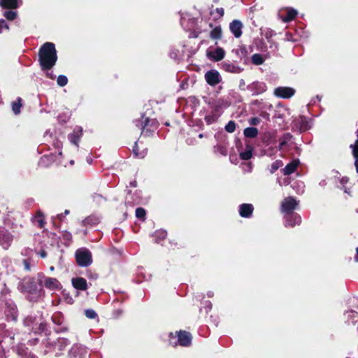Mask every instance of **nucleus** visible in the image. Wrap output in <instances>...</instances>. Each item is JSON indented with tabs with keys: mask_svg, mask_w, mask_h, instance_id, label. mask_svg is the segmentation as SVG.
Here are the masks:
<instances>
[{
	"mask_svg": "<svg viewBox=\"0 0 358 358\" xmlns=\"http://www.w3.org/2000/svg\"><path fill=\"white\" fill-rule=\"evenodd\" d=\"M57 59L55 45L52 43H45L39 52V61L43 69L52 68Z\"/></svg>",
	"mask_w": 358,
	"mask_h": 358,
	"instance_id": "1",
	"label": "nucleus"
},
{
	"mask_svg": "<svg viewBox=\"0 0 358 358\" xmlns=\"http://www.w3.org/2000/svg\"><path fill=\"white\" fill-rule=\"evenodd\" d=\"M76 261L80 266H87L92 262L90 252L86 250H78L76 253Z\"/></svg>",
	"mask_w": 358,
	"mask_h": 358,
	"instance_id": "2",
	"label": "nucleus"
},
{
	"mask_svg": "<svg viewBox=\"0 0 358 358\" xmlns=\"http://www.w3.org/2000/svg\"><path fill=\"white\" fill-rule=\"evenodd\" d=\"M205 78L210 85H215L220 82V74L216 70L208 71L205 75Z\"/></svg>",
	"mask_w": 358,
	"mask_h": 358,
	"instance_id": "3",
	"label": "nucleus"
},
{
	"mask_svg": "<svg viewBox=\"0 0 358 358\" xmlns=\"http://www.w3.org/2000/svg\"><path fill=\"white\" fill-rule=\"evenodd\" d=\"M294 89L286 87H278L274 91L275 95L281 98H289L294 95Z\"/></svg>",
	"mask_w": 358,
	"mask_h": 358,
	"instance_id": "4",
	"label": "nucleus"
},
{
	"mask_svg": "<svg viewBox=\"0 0 358 358\" xmlns=\"http://www.w3.org/2000/svg\"><path fill=\"white\" fill-rule=\"evenodd\" d=\"M224 55L225 52L224 50L220 48H217L213 51L207 52L208 57L215 62L222 60L224 58Z\"/></svg>",
	"mask_w": 358,
	"mask_h": 358,
	"instance_id": "5",
	"label": "nucleus"
},
{
	"mask_svg": "<svg viewBox=\"0 0 358 358\" xmlns=\"http://www.w3.org/2000/svg\"><path fill=\"white\" fill-rule=\"evenodd\" d=\"M297 205L296 201L292 197L285 199L282 203V209L284 212H291Z\"/></svg>",
	"mask_w": 358,
	"mask_h": 358,
	"instance_id": "6",
	"label": "nucleus"
},
{
	"mask_svg": "<svg viewBox=\"0 0 358 358\" xmlns=\"http://www.w3.org/2000/svg\"><path fill=\"white\" fill-rule=\"evenodd\" d=\"M178 343L180 345L187 346L192 341V337L189 333L180 331L178 333Z\"/></svg>",
	"mask_w": 358,
	"mask_h": 358,
	"instance_id": "7",
	"label": "nucleus"
},
{
	"mask_svg": "<svg viewBox=\"0 0 358 358\" xmlns=\"http://www.w3.org/2000/svg\"><path fill=\"white\" fill-rule=\"evenodd\" d=\"M242 27L241 22L238 20H234L231 23L230 29L236 38L241 36Z\"/></svg>",
	"mask_w": 358,
	"mask_h": 358,
	"instance_id": "8",
	"label": "nucleus"
},
{
	"mask_svg": "<svg viewBox=\"0 0 358 358\" xmlns=\"http://www.w3.org/2000/svg\"><path fill=\"white\" fill-rule=\"evenodd\" d=\"M72 284L78 289L85 290L87 287V281L83 278H73Z\"/></svg>",
	"mask_w": 358,
	"mask_h": 358,
	"instance_id": "9",
	"label": "nucleus"
},
{
	"mask_svg": "<svg viewBox=\"0 0 358 358\" xmlns=\"http://www.w3.org/2000/svg\"><path fill=\"white\" fill-rule=\"evenodd\" d=\"M253 208L250 204H242L240 206V215L242 217H248L252 213Z\"/></svg>",
	"mask_w": 358,
	"mask_h": 358,
	"instance_id": "10",
	"label": "nucleus"
},
{
	"mask_svg": "<svg viewBox=\"0 0 358 358\" xmlns=\"http://www.w3.org/2000/svg\"><path fill=\"white\" fill-rule=\"evenodd\" d=\"M0 5L5 8H16L17 0H1Z\"/></svg>",
	"mask_w": 358,
	"mask_h": 358,
	"instance_id": "11",
	"label": "nucleus"
},
{
	"mask_svg": "<svg viewBox=\"0 0 358 358\" xmlns=\"http://www.w3.org/2000/svg\"><path fill=\"white\" fill-rule=\"evenodd\" d=\"M286 11L287 16L282 17V20L285 22H288L293 20L297 14V11L292 8H287Z\"/></svg>",
	"mask_w": 358,
	"mask_h": 358,
	"instance_id": "12",
	"label": "nucleus"
},
{
	"mask_svg": "<svg viewBox=\"0 0 358 358\" xmlns=\"http://www.w3.org/2000/svg\"><path fill=\"white\" fill-rule=\"evenodd\" d=\"M45 285L50 289L57 288L59 287V282L55 278H48L44 282Z\"/></svg>",
	"mask_w": 358,
	"mask_h": 358,
	"instance_id": "13",
	"label": "nucleus"
},
{
	"mask_svg": "<svg viewBox=\"0 0 358 358\" xmlns=\"http://www.w3.org/2000/svg\"><path fill=\"white\" fill-rule=\"evenodd\" d=\"M298 166L297 162H292V163L287 164L285 168L284 169V173L286 175H289L292 173H293L296 166Z\"/></svg>",
	"mask_w": 358,
	"mask_h": 358,
	"instance_id": "14",
	"label": "nucleus"
},
{
	"mask_svg": "<svg viewBox=\"0 0 358 358\" xmlns=\"http://www.w3.org/2000/svg\"><path fill=\"white\" fill-rule=\"evenodd\" d=\"M258 134V130L254 127H248L244 130V135L246 137L254 138Z\"/></svg>",
	"mask_w": 358,
	"mask_h": 358,
	"instance_id": "15",
	"label": "nucleus"
},
{
	"mask_svg": "<svg viewBox=\"0 0 358 358\" xmlns=\"http://www.w3.org/2000/svg\"><path fill=\"white\" fill-rule=\"evenodd\" d=\"M252 148L250 145H248L246 148V150L241 153V157L245 160L250 159L252 157Z\"/></svg>",
	"mask_w": 358,
	"mask_h": 358,
	"instance_id": "16",
	"label": "nucleus"
},
{
	"mask_svg": "<svg viewBox=\"0 0 358 358\" xmlns=\"http://www.w3.org/2000/svg\"><path fill=\"white\" fill-rule=\"evenodd\" d=\"M222 35V29L220 27H215L210 32V36L213 38H220Z\"/></svg>",
	"mask_w": 358,
	"mask_h": 358,
	"instance_id": "17",
	"label": "nucleus"
},
{
	"mask_svg": "<svg viewBox=\"0 0 358 358\" xmlns=\"http://www.w3.org/2000/svg\"><path fill=\"white\" fill-rule=\"evenodd\" d=\"M21 106V99L19 98L17 101L13 103L12 109L15 114H18L20 113Z\"/></svg>",
	"mask_w": 358,
	"mask_h": 358,
	"instance_id": "18",
	"label": "nucleus"
},
{
	"mask_svg": "<svg viewBox=\"0 0 358 358\" xmlns=\"http://www.w3.org/2000/svg\"><path fill=\"white\" fill-rule=\"evenodd\" d=\"M252 61L255 64L259 65L264 62V59L261 55L255 54L252 57Z\"/></svg>",
	"mask_w": 358,
	"mask_h": 358,
	"instance_id": "19",
	"label": "nucleus"
},
{
	"mask_svg": "<svg viewBox=\"0 0 358 358\" xmlns=\"http://www.w3.org/2000/svg\"><path fill=\"white\" fill-rule=\"evenodd\" d=\"M353 155L357 159L355 162V166L357 171H358V140L355 142V144L353 146Z\"/></svg>",
	"mask_w": 358,
	"mask_h": 358,
	"instance_id": "20",
	"label": "nucleus"
},
{
	"mask_svg": "<svg viewBox=\"0 0 358 358\" xmlns=\"http://www.w3.org/2000/svg\"><path fill=\"white\" fill-rule=\"evenodd\" d=\"M4 16L8 20H13L17 17V13L14 11H6L4 13Z\"/></svg>",
	"mask_w": 358,
	"mask_h": 358,
	"instance_id": "21",
	"label": "nucleus"
},
{
	"mask_svg": "<svg viewBox=\"0 0 358 358\" xmlns=\"http://www.w3.org/2000/svg\"><path fill=\"white\" fill-rule=\"evenodd\" d=\"M67 78L64 76H59L58 78H57V84L59 85V86H64L66 85L67 83Z\"/></svg>",
	"mask_w": 358,
	"mask_h": 358,
	"instance_id": "22",
	"label": "nucleus"
},
{
	"mask_svg": "<svg viewBox=\"0 0 358 358\" xmlns=\"http://www.w3.org/2000/svg\"><path fill=\"white\" fill-rule=\"evenodd\" d=\"M226 130L228 132L232 133L235 131L236 124L234 122H229L225 127Z\"/></svg>",
	"mask_w": 358,
	"mask_h": 358,
	"instance_id": "23",
	"label": "nucleus"
},
{
	"mask_svg": "<svg viewBox=\"0 0 358 358\" xmlns=\"http://www.w3.org/2000/svg\"><path fill=\"white\" fill-rule=\"evenodd\" d=\"M136 215L138 218H143L145 215V210L142 208L136 210Z\"/></svg>",
	"mask_w": 358,
	"mask_h": 358,
	"instance_id": "24",
	"label": "nucleus"
},
{
	"mask_svg": "<svg viewBox=\"0 0 358 358\" xmlns=\"http://www.w3.org/2000/svg\"><path fill=\"white\" fill-rule=\"evenodd\" d=\"M85 315L90 319H93L96 316L95 311L93 310H87L85 311Z\"/></svg>",
	"mask_w": 358,
	"mask_h": 358,
	"instance_id": "25",
	"label": "nucleus"
},
{
	"mask_svg": "<svg viewBox=\"0 0 358 358\" xmlns=\"http://www.w3.org/2000/svg\"><path fill=\"white\" fill-rule=\"evenodd\" d=\"M8 29V26L5 23L3 20H0V33H1L3 29Z\"/></svg>",
	"mask_w": 358,
	"mask_h": 358,
	"instance_id": "26",
	"label": "nucleus"
},
{
	"mask_svg": "<svg viewBox=\"0 0 358 358\" xmlns=\"http://www.w3.org/2000/svg\"><path fill=\"white\" fill-rule=\"evenodd\" d=\"M259 122V120L257 118H252L250 120V123L252 124H257Z\"/></svg>",
	"mask_w": 358,
	"mask_h": 358,
	"instance_id": "27",
	"label": "nucleus"
},
{
	"mask_svg": "<svg viewBox=\"0 0 358 358\" xmlns=\"http://www.w3.org/2000/svg\"><path fill=\"white\" fill-rule=\"evenodd\" d=\"M41 256L42 257H45L46 256V254L45 253V252H41Z\"/></svg>",
	"mask_w": 358,
	"mask_h": 358,
	"instance_id": "28",
	"label": "nucleus"
},
{
	"mask_svg": "<svg viewBox=\"0 0 358 358\" xmlns=\"http://www.w3.org/2000/svg\"><path fill=\"white\" fill-rule=\"evenodd\" d=\"M357 257H356V259H358V248H357Z\"/></svg>",
	"mask_w": 358,
	"mask_h": 358,
	"instance_id": "29",
	"label": "nucleus"
},
{
	"mask_svg": "<svg viewBox=\"0 0 358 358\" xmlns=\"http://www.w3.org/2000/svg\"><path fill=\"white\" fill-rule=\"evenodd\" d=\"M274 169H278V166H274Z\"/></svg>",
	"mask_w": 358,
	"mask_h": 358,
	"instance_id": "30",
	"label": "nucleus"
}]
</instances>
